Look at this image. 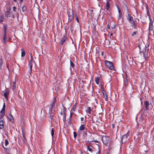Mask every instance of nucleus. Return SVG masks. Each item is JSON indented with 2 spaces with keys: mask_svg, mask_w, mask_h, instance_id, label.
<instances>
[{
  "mask_svg": "<svg viewBox=\"0 0 154 154\" xmlns=\"http://www.w3.org/2000/svg\"><path fill=\"white\" fill-rule=\"evenodd\" d=\"M140 49V54L143 53V57L146 60L148 58L149 55L148 54V46H145V48L143 49H142L140 46L139 47Z\"/></svg>",
  "mask_w": 154,
  "mask_h": 154,
  "instance_id": "f257e3e1",
  "label": "nucleus"
},
{
  "mask_svg": "<svg viewBox=\"0 0 154 154\" xmlns=\"http://www.w3.org/2000/svg\"><path fill=\"white\" fill-rule=\"evenodd\" d=\"M127 19L128 22L131 23V26L132 27H134L135 28H136L135 25L136 23L134 20L133 18L130 14H128L126 17Z\"/></svg>",
  "mask_w": 154,
  "mask_h": 154,
  "instance_id": "f03ea898",
  "label": "nucleus"
},
{
  "mask_svg": "<svg viewBox=\"0 0 154 154\" xmlns=\"http://www.w3.org/2000/svg\"><path fill=\"white\" fill-rule=\"evenodd\" d=\"M68 16V22H70L72 21L74 19L73 13L72 10L69 9L67 12Z\"/></svg>",
  "mask_w": 154,
  "mask_h": 154,
  "instance_id": "7ed1b4c3",
  "label": "nucleus"
},
{
  "mask_svg": "<svg viewBox=\"0 0 154 154\" xmlns=\"http://www.w3.org/2000/svg\"><path fill=\"white\" fill-rule=\"evenodd\" d=\"M104 63L105 65L110 70H114L113 64L111 62L107 60H105Z\"/></svg>",
  "mask_w": 154,
  "mask_h": 154,
  "instance_id": "20e7f679",
  "label": "nucleus"
},
{
  "mask_svg": "<svg viewBox=\"0 0 154 154\" xmlns=\"http://www.w3.org/2000/svg\"><path fill=\"white\" fill-rule=\"evenodd\" d=\"M103 143L106 146L109 141V137L108 136H103L102 138Z\"/></svg>",
  "mask_w": 154,
  "mask_h": 154,
  "instance_id": "39448f33",
  "label": "nucleus"
},
{
  "mask_svg": "<svg viewBox=\"0 0 154 154\" xmlns=\"http://www.w3.org/2000/svg\"><path fill=\"white\" fill-rule=\"evenodd\" d=\"M5 14L7 18L10 19L12 18L14 19V15L10 12V10L7 11Z\"/></svg>",
  "mask_w": 154,
  "mask_h": 154,
  "instance_id": "423d86ee",
  "label": "nucleus"
},
{
  "mask_svg": "<svg viewBox=\"0 0 154 154\" xmlns=\"http://www.w3.org/2000/svg\"><path fill=\"white\" fill-rule=\"evenodd\" d=\"M129 131H128L127 133L123 135L121 139V141L122 143H125L128 140V137L129 135Z\"/></svg>",
  "mask_w": 154,
  "mask_h": 154,
  "instance_id": "0eeeda50",
  "label": "nucleus"
},
{
  "mask_svg": "<svg viewBox=\"0 0 154 154\" xmlns=\"http://www.w3.org/2000/svg\"><path fill=\"white\" fill-rule=\"evenodd\" d=\"M110 3L107 1H106V12L107 14L110 15V12L109 10Z\"/></svg>",
  "mask_w": 154,
  "mask_h": 154,
  "instance_id": "6e6552de",
  "label": "nucleus"
},
{
  "mask_svg": "<svg viewBox=\"0 0 154 154\" xmlns=\"http://www.w3.org/2000/svg\"><path fill=\"white\" fill-rule=\"evenodd\" d=\"M149 20V34H150V31L153 30V20L152 19Z\"/></svg>",
  "mask_w": 154,
  "mask_h": 154,
  "instance_id": "1a4fd4ad",
  "label": "nucleus"
},
{
  "mask_svg": "<svg viewBox=\"0 0 154 154\" xmlns=\"http://www.w3.org/2000/svg\"><path fill=\"white\" fill-rule=\"evenodd\" d=\"M103 94V97L105 98L106 101H107L108 99V96L106 92L103 89L101 90Z\"/></svg>",
  "mask_w": 154,
  "mask_h": 154,
  "instance_id": "9d476101",
  "label": "nucleus"
},
{
  "mask_svg": "<svg viewBox=\"0 0 154 154\" xmlns=\"http://www.w3.org/2000/svg\"><path fill=\"white\" fill-rule=\"evenodd\" d=\"M8 118L10 122H11L12 123L14 122V118L12 115L11 114H9L8 116Z\"/></svg>",
  "mask_w": 154,
  "mask_h": 154,
  "instance_id": "9b49d317",
  "label": "nucleus"
},
{
  "mask_svg": "<svg viewBox=\"0 0 154 154\" xmlns=\"http://www.w3.org/2000/svg\"><path fill=\"white\" fill-rule=\"evenodd\" d=\"M149 103L147 101H145L144 102V105L145 107L146 110L147 111L149 110Z\"/></svg>",
  "mask_w": 154,
  "mask_h": 154,
  "instance_id": "f8f14e48",
  "label": "nucleus"
},
{
  "mask_svg": "<svg viewBox=\"0 0 154 154\" xmlns=\"http://www.w3.org/2000/svg\"><path fill=\"white\" fill-rule=\"evenodd\" d=\"M67 39V38L66 36H63V37L62 38V39L61 40V41H60V45H63L64 42H65V41H66V40Z\"/></svg>",
  "mask_w": 154,
  "mask_h": 154,
  "instance_id": "ddd939ff",
  "label": "nucleus"
},
{
  "mask_svg": "<svg viewBox=\"0 0 154 154\" xmlns=\"http://www.w3.org/2000/svg\"><path fill=\"white\" fill-rule=\"evenodd\" d=\"M116 7L118 9V11L119 12V16H118V20H119L121 18L122 14L121 13V11H120V8L117 5H116Z\"/></svg>",
  "mask_w": 154,
  "mask_h": 154,
  "instance_id": "4468645a",
  "label": "nucleus"
},
{
  "mask_svg": "<svg viewBox=\"0 0 154 154\" xmlns=\"http://www.w3.org/2000/svg\"><path fill=\"white\" fill-rule=\"evenodd\" d=\"M54 107L50 106L49 109L48 114L50 115H54V114L52 112L53 109Z\"/></svg>",
  "mask_w": 154,
  "mask_h": 154,
  "instance_id": "2eb2a0df",
  "label": "nucleus"
},
{
  "mask_svg": "<svg viewBox=\"0 0 154 154\" xmlns=\"http://www.w3.org/2000/svg\"><path fill=\"white\" fill-rule=\"evenodd\" d=\"M7 38L6 33H4L3 35V40L4 43L5 44L6 42V39Z\"/></svg>",
  "mask_w": 154,
  "mask_h": 154,
  "instance_id": "dca6fc26",
  "label": "nucleus"
},
{
  "mask_svg": "<svg viewBox=\"0 0 154 154\" xmlns=\"http://www.w3.org/2000/svg\"><path fill=\"white\" fill-rule=\"evenodd\" d=\"M9 94V91H6L4 93V96L5 97V99L6 100L8 99V95Z\"/></svg>",
  "mask_w": 154,
  "mask_h": 154,
  "instance_id": "f3484780",
  "label": "nucleus"
},
{
  "mask_svg": "<svg viewBox=\"0 0 154 154\" xmlns=\"http://www.w3.org/2000/svg\"><path fill=\"white\" fill-rule=\"evenodd\" d=\"M4 127V122L3 120L0 121V129H2Z\"/></svg>",
  "mask_w": 154,
  "mask_h": 154,
  "instance_id": "a211bd4d",
  "label": "nucleus"
},
{
  "mask_svg": "<svg viewBox=\"0 0 154 154\" xmlns=\"http://www.w3.org/2000/svg\"><path fill=\"white\" fill-rule=\"evenodd\" d=\"M56 98L55 97H54V99H53V101L52 103V104H50V105H51V106H50L53 107H54V106H55L54 104L55 103H56Z\"/></svg>",
  "mask_w": 154,
  "mask_h": 154,
  "instance_id": "6ab92c4d",
  "label": "nucleus"
},
{
  "mask_svg": "<svg viewBox=\"0 0 154 154\" xmlns=\"http://www.w3.org/2000/svg\"><path fill=\"white\" fill-rule=\"evenodd\" d=\"M91 109L90 107H88L86 110V112L90 115H91Z\"/></svg>",
  "mask_w": 154,
  "mask_h": 154,
  "instance_id": "aec40b11",
  "label": "nucleus"
},
{
  "mask_svg": "<svg viewBox=\"0 0 154 154\" xmlns=\"http://www.w3.org/2000/svg\"><path fill=\"white\" fill-rule=\"evenodd\" d=\"M85 128V126L84 125H82L80 127L79 130L80 131L84 130Z\"/></svg>",
  "mask_w": 154,
  "mask_h": 154,
  "instance_id": "412c9836",
  "label": "nucleus"
},
{
  "mask_svg": "<svg viewBox=\"0 0 154 154\" xmlns=\"http://www.w3.org/2000/svg\"><path fill=\"white\" fill-rule=\"evenodd\" d=\"M0 23H2L4 19V15L3 14H1L0 15Z\"/></svg>",
  "mask_w": 154,
  "mask_h": 154,
  "instance_id": "4be33fe9",
  "label": "nucleus"
},
{
  "mask_svg": "<svg viewBox=\"0 0 154 154\" xmlns=\"http://www.w3.org/2000/svg\"><path fill=\"white\" fill-rule=\"evenodd\" d=\"M31 59L29 63V64L30 65H33V64L34 63V61L33 59V58L32 57V56H31Z\"/></svg>",
  "mask_w": 154,
  "mask_h": 154,
  "instance_id": "5701e85b",
  "label": "nucleus"
},
{
  "mask_svg": "<svg viewBox=\"0 0 154 154\" xmlns=\"http://www.w3.org/2000/svg\"><path fill=\"white\" fill-rule=\"evenodd\" d=\"M72 114L71 113L70 116H69V120H68V123L69 124H70L71 123V120L72 119Z\"/></svg>",
  "mask_w": 154,
  "mask_h": 154,
  "instance_id": "b1692460",
  "label": "nucleus"
},
{
  "mask_svg": "<svg viewBox=\"0 0 154 154\" xmlns=\"http://www.w3.org/2000/svg\"><path fill=\"white\" fill-rule=\"evenodd\" d=\"M21 56L22 57H24L25 55V52L23 49H21Z\"/></svg>",
  "mask_w": 154,
  "mask_h": 154,
  "instance_id": "393cba45",
  "label": "nucleus"
},
{
  "mask_svg": "<svg viewBox=\"0 0 154 154\" xmlns=\"http://www.w3.org/2000/svg\"><path fill=\"white\" fill-rule=\"evenodd\" d=\"M49 116L50 118L51 119V122H54V120L53 118L54 116V115H50Z\"/></svg>",
  "mask_w": 154,
  "mask_h": 154,
  "instance_id": "a878e982",
  "label": "nucleus"
},
{
  "mask_svg": "<svg viewBox=\"0 0 154 154\" xmlns=\"http://www.w3.org/2000/svg\"><path fill=\"white\" fill-rule=\"evenodd\" d=\"M95 82L98 85L99 82V79L97 77H95Z\"/></svg>",
  "mask_w": 154,
  "mask_h": 154,
  "instance_id": "bb28decb",
  "label": "nucleus"
},
{
  "mask_svg": "<svg viewBox=\"0 0 154 154\" xmlns=\"http://www.w3.org/2000/svg\"><path fill=\"white\" fill-rule=\"evenodd\" d=\"M16 78H15V81L13 82V89H15L16 87Z\"/></svg>",
  "mask_w": 154,
  "mask_h": 154,
  "instance_id": "cd10ccee",
  "label": "nucleus"
},
{
  "mask_svg": "<svg viewBox=\"0 0 154 154\" xmlns=\"http://www.w3.org/2000/svg\"><path fill=\"white\" fill-rule=\"evenodd\" d=\"M22 9L23 12L26 11V6H23L22 8Z\"/></svg>",
  "mask_w": 154,
  "mask_h": 154,
  "instance_id": "c85d7f7f",
  "label": "nucleus"
},
{
  "mask_svg": "<svg viewBox=\"0 0 154 154\" xmlns=\"http://www.w3.org/2000/svg\"><path fill=\"white\" fill-rule=\"evenodd\" d=\"M76 107V105H75L73 106V107L71 109V111L72 112L74 111L75 110V109Z\"/></svg>",
  "mask_w": 154,
  "mask_h": 154,
  "instance_id": "c756f323",
  "label": "nucleus"
},
{
  "mask_svg": "<svg viewBox=\"0 0 154 154\" xmlns=\"http://www.w3.org/2000/svg\"><path fill=\"white\" fill-rule=\"evenodd\" d=\"M3 29L4 33H6V31L7 29V26L5 25H4L3 26Z\"/></svg>",
  "mask_w": 154,
  "mask_h": 154,
  "instance_id": "7c9ffc66",
  "label": "nucleus"
},
{
  "mask_svg": "<svg viewBox=\"0 0 154 154\" xmlns=\"http://www.w3.org/2000/svg\"><path fill=\"white\" fill-rule=\"evenodd\" d=\"M75 17L76 20L77 21L78 23H79V17H78L77 15L76 14H75Z\"/></svg>",
  "mask_w": 154,
  "mask_h": 154,
  "instance_id": "2f4dec72",
  "label": "nucleus"
},
{
  "mask_svg": "<svg viewBox=\"0 0 154 154\" xmlns=\"http://www.w3.org/2000/svg\"><path fill=\"white\" fill-rule=\"evenodd\" d=\"M70 66H72V68H74L75 65H74V64L73 63L72 61L70 60Z\"/></svg>",
  "mask_w": 154,
  "mask_h": 154,
  "instance_id": "473e14b6",
  "label": "nucleus"
},
{
  "mask_svg": "<svg viewBox=\"0 0 154 154\" xmlns=\"http://www.w3.org/2000/svg\"><path fill=\"white\" fill-rule=\"evenodd\" d=\"M147 14L149 17V20H150V19H152V18H151L150 17V14L148 10L147 11Z\"/></svg>",
  "mask_w": 154,
  "mask_h": 154,
  "instance_id": "72a5a7b5",
  "label": "nucleus"
},
{
  "mask_svg": "<svg viewBox=\"0 0 154 154\" xmlns=\"http://www.w3.org/2000/svg\"><path fill=\"white\" fill-rule=\"evenodd\" d=\"M66 118V115H64L63 116V120L64 123H65V120Z\"/></svg>",
  "mask_w": 154,
  "mask_h": 154,
  "instance_id": "f704fd0d",
  "label": "nucleus"
},
{
  "mask_svg": "<svg viewBox=\"0 0 154 154\" xmlns=\"http://www.w3.org/2000/svg\"><path fill=\"white\" fill-rule=\"evenodd\" d=\"M137 32H134L131 34V36H134L135 35L137 34Z\"/></svg>",
  "mask_w": 154,
  "mask_h": 154,
  "instance_id": "c9c22d12",
  "label": "nucleus"
},
{
  "mask_svg": "<svg viewBox=\"0 0 154 154\" xmlns=\"http://www.w3.org/2000/svg\"><path fill=\"white\" fill-rule=\"evenodd\" d=\"M54 129H53V128H52L51 130V136H52V137H53V135H54Z\"/></svg>",
  "mask_w": 154,
  "mask_h": 154,
  "instance_id": "e433bc0d",
  "label": "nucleus"
},
{
  "mask_svg": "<svg viewBox=\"0 0 154 154\" xmlns=\"http://www.w3.org/2000/svg\"><path fill=\"white\" fill-rule=\"evenodd\" d=\"M5 145L7 146L9 143L7 139H5Z\"/></svg>",
  "mask_w": 154,
  "mask_h": 154,
  "instance_id": "4c0bfd02",
  "label": "nucleus"
},
{
  "mask_svg": "<svg viewBox=\"0 0 154 154\" xmlns=\"http://www.w3.org/2000/svg\"><path fill=\"white\" fill-rule=\"evenodd\" d=\"M23 135H25V132L24 129L22 128V130Z\"/></svg>",
  "mask_w": 154,
  "mask_h": 154,
  "instance_id": "58836bf2",
  "label": "nucleus"
},
{
  "mask_svg": "<svg viewBox=\"0 0 154 154\" xmlns=\"http://www.w3.org/2000/svg\"><path fill=\"white\" fill-rule=\"evenodd\" d=\"M73 135L74 137L75 138H76L77 136V134L76 133L75 131H74L73 132Z\"/></svg>",
  "mask_w": 154,
  "mask_h": 154,
  "instance_id": "ea45409f",
  "label": "nucleus"
},
{
  "mask_svg": "<svg viewBox=\"0 0 154 154\" xmlns=\"http://www.w3.org/2000/svg\"><path fill=\"white\" fill-rule=\"evenodd\" d=\"M5 109H4L3 110V109H2L1 112L0 113H3L5 114Z\"/></svg>",
  "mask_w": 154,
  "mask_h": 154,
  "instance_id": "a19ab883",
  "label": "nucleus"
},
{
  "mask_svg": "<svg viewBox=\"0 0 154 154\" xmlns=\"http://www.w3.org/2000/svg\"><path fill=\"white\" fill-rule=\"evenodd\" d=\"M32 65H30L29 64V68L30 69V72H32Z\"/></svg>",
  "mask_w": 154,
  "mask_h": 154,
  "instance_id": "79ce46f5",
  "label": "nucleus"
},
{
  "mask_svg": "<svg viewBox=\"0 0 154 154\" xmlns=\"http://www.w3.org/2000/svg\"><path fill=\"white\" fill-rule=\"evenodd\" d=\"M5 114L3 113H1V115L0 117V119H1L3 117V116H4Z\"/></svg>",
  "mask_w": 154,
  "mask_h": 154,
  "instance_id": "37998d69",
  "label": "nucleus"
},
{
  "mask_svg": "<svg viewBox=\"0 0 154 154\" xmlns=\"http://www.w3.org/2000/svg\"><path fill=\"white\" fill-rule=\"evenodd\" d=\"M88 150L91 152H93V150L91 149V148H90L89 146L88 147Z\"/></svg>",
  "mask_w": 154,
  "mask_h": 154,
  "instance_id": "c03bdc74",
  "label": "nucleus"
},
{
  "mask_svg": "<svg viewBox=\"0 0 154 154\" xmlns=\"http://www.w3.org/2000/svg\"><path fill=\"white\" fill-rule=\"evenodd\" d=\"M2 59H1L0 60V67L2 66Z\"/></svg>",
  "mask_w": 154,
  "mask_h": 154,
  "instance_id": "a18cd8bd",
  "label": "nucleus"
},
{
  "mask_svg": "<svg viewBox=\"0 0 154 154\" xmlns=\"http://www.w3.org/2000/svg\"><path fill=\"white\" fill-rule=\"evenodd\" d=\"M60 114H61V115H63V116L64 115H66L65 112L63 111H61L60 112Z\"/></svg>",
  "mask_w": 154,
  "mask_h": 154,
  "instance_id": "49530a36",
  "label": "nucleus"
},
{
  "mask_svg": "<svg viewBox=\"0 0 154 154\" xmlns=\"http://www.w3.org/2000/svg\"><path fill=\"white\" fill-rule=\"evenodd\" d=\"M17 9V8L16 7H15V6H14L13 7V11H16V9Z\"/></svg>",
  "mask_w": 154,
  "mask_h": 154,
  "instance_id": "de8ad7c7",
  "label": "nucleus"
},
{
  "mask_svg": "<svg viewBox=\"0 0 154 154\" xmlns=\"http://www.w3.org/2000/svg\"><path fill=\"white\" fill-rule=\"evenodd\" d=\"M5 103H4L2 109H3V110L4 109H5Z\"/></svg>",
  "mask_w": 154,
  "mask_h": 154,
  "instance_id": "09e8293b",
  "label": "nucleus"
},
{
  "mask_svg": "<svg viewBox=\"0 0 154 154\" xmlns=\"http://www.w3.org/2000/svg\"><path fill=\"white\" fill-rule=\"evenodd\" d=\"M23 138L24 139V141L25 142L26 141V139L25 138V135H23Z\"/></svg>",
  "mask_w": 154,
  "mask_h": 154,
  "instance_id": "8fccbe9b",
  "label": "nucleus"
},
{
  "mask_svg": "<svg viewBox=\"0 0 154 154\" xmlns=\"http://www.w3.org/2000/svg\"><path fill=\"white\" fill-rule=\"evenodd\" d=\"M90 142H96V143L98 142V141L97 140H92V141H91Z\"/></svg>",
  "mask_w": 154,
  "mask_h": 154,
  "instance_id": "3c124183",
  "label": "nucleus"
},
{
  "mask_svg": "<svg viewBox=\"0 0 154 154\" xmlns=\"http://www.w3.org/2000/svg\"><path fill=\"white\" fill-rule=\"evenodd\" d=\"M63 111L65 112V111L66 110V108L65 107H64L63 106Z\"/></svg>",
  "mask_w": 154,
  "mask_h": 154,
  "instance_id": "603ef678",
  "label": "nucleus"
},
{
  "mask_svg": "<svg viewBox=\"0 0 154 154\" xmlns=\"http://www.w3.org/2000/svg\"><path fill=\"white\" fill-rule=\"evenodd\" d=\"M107 28L108 29H109L110 28V26L109 25H108L107 26Z\"/></svg>",
  "mask_w": 154,
  "mask_h": 154,
  "instance_id": "864d4df0",
  "label": "nucleus"
},
{
  "mask_svg": "<svg viewBox=\"0 0 154 154\" xmlns=\"http://www.w3.org/2000/svg\"><path fill=\"white\" fill-rule=\"evenodd\" d=\"M81 121H83L84 120V118L83 117H81Z\"/></svg>",
  "mask_w": 154,
  "mask_h": 154,
  "instance_id": "5fc2aeb1",
  "label": "nucleus"
},
{
  "mask_svg": "<svg viewBox=\"0 0 154 154\" xmlns=\"http://www.w3.org/2000/svg\"><path fill=\"white\" fill-rule=\"evenodd\" d=\"M126 80L125 81V80H124V82L125 83V82H128V80H127V79H126Z\"/></svg>",
  "mask_w": 154,
  "mask_h": 154,
  "instance_id": "6e6d98bb",
  "label": "nucleus"
},
{
  "mask_svg": "<svg viewBox=\"0 0 154 154\" xmlns=\"http://www.w3.org/2000/svg\"><path fill=\"white\" fill-rule=\"evenodd\" d=\"M20 2H23V0H20Z\"/></svg>",
  "mask_w": 154,
  "mask_h": 154,
  "instance_id": "4d7b16f0",
  "label": "nucleus"
},
{
  "mask_svg": "<svg viewBox=\"0 0 154 154\" xmlns=\"http://www.w3.org/2000/svg\"><path fill=\"white\" fill-rule=\"evenodd\" d=\"M112 35H113V33H112L110 34V35L112 36Z\"/></svg>",
  "mask_w": 154,
  "mask_h": 154,
  "instance_id": "13d9d810",
  "label": "nucleus"
},
{
  "mask_svg": "<svg viewBox=\"0 0 154 154\" xmlns=\"http://www.w3.org/2000/svg\"><path fill=\"white\" fill-rule=\"evenodd\" d=\"M68 28L67 27H65V29H67Z\"/></svg>",
  "mask_w": 154,
  "mask_h": 154,
  "instance_id": "bf43d9fd",
  "label": "nucleus"
},
{
  "mask_svg": "<svg viewBox=\"0 0 154 154\" xmlns=\"http://www.w3.org/2000/svg\"><path fill=\"white\" fill-rule=\"evenodd\" d=\"M14 2H16V0H14Z\"/></svg>",
  "mask_w": 154,
  "mask_h": 154,
  "instance_id": "052dcab7",
  "label": "nucleus"
},
{
  "mask_svg": "<svg viewBox=\"0 0 154 154\" xmlns=\"http://www.w3.org/2000/svg\"><path fill=\"white\" fill-rule=\"evenodd\" d=\"M115 28V26H113V27H112V28L114 29V28Z\"/></svg>",
  "mask_w": 154,
  "mask_h": 154,
  "instance_id": "680f3d73",
  "label": "nucleus"
},
{
  "mask_svg": "<svg viewBox=\"0 0 154 154\" xmlns=\"http://www.w3.org/2000/svg\"><path fill=\"white\" fill-rule=\"evenodd\" d=\"M10 39V38H9V39L8 40V41Z\"/></svg>",
  "mask_w": 154,
  "mask_h": 154,
  "instance_id": "e2e57ef3",
  "label": "nucleus"
},
{
  "mask_svg": "<svg viewBox=\"0 0 154 154\" xmlns=\"http://www.w3.org/2000/svg\"><path fill=\"white\" fill-rule=\"evenodd\" d=\"M145 152H147V151H145Z\"/></svg>",
  "mask_w": 154,
  "mask_h": 154,
  "instance_id": "0e129e2a",
  "label": "nucleus"
},
{
  "mask_svg": "<svg viewBox=\"0 0 154 154\" xmlns=\"http://www.w3.org/2000/svg\"><path fill=\"white\" fill-rule=\"evenodd\" d=\"M3 147L4 148V149H5V147L3 146Z\"/></svg>",
  "mask_w": 154,
  "mask_h": 154,
  "instance_id": "69168bd1",
  "label": "nucleus"
},
{
  "mask_svg": "<svg viewBox=\"0 0 154 154\" xmlns=\"http://www.w3.org/2000/svg\"><path fill=\"white\" fill-rule=\"evenodd\" d=\"M98 154H100V152H98Z\"/></svg>",
  "mask_w": 154,
  "mask_h": 154,
  "instance_id": "338daca9",
  "label": "nucleus"
},
{
  "mask_svg": "<svg viewBox=\"0 0 154 154\" xmlns=\"http://www.w3.org/2000/svg\"><path fill=\"white\" fill-rule=\"evenodd\" d=\"M87 154H89L88 153Z\"/></svg>",
  "mask_w": 154,
  "mask_h": 154,
  "instance_id": "774afa93",
  "label": "nucleus"
}]
</instances>
